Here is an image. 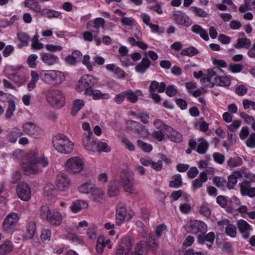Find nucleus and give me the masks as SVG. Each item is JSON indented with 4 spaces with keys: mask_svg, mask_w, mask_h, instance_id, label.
<instances>
[{
    "mask_svg": "<svg viewBox=\"0 0 255 255\" xmlns=\"http://www.w3.org/2000/svg\"><path fill=\"white\" fill-rule=\"evenodd\" d=\"M105 23V21L103 18L98 17L95 18L93 21V26L96 29V31H94L93 33L97 34L99 31L100 27H104Z\"/></svg>",
    "mask_w": 255,
    "mask_h": 255,
    "instance_id": "48",
    "label": "nucleus"
},
{
    "mask_svg": "<svg viewBox=\"0 0 255 255\" xmlns=\"http://www.w3.org/2000/svg\"><path fill=\"white\" fill-rule=\"evenodd\" d=\"M187 231L192 234L204 232L206 229V224L198 220L191 221L186 226Z\"/></svg>",
    "mask_w": 255,
    "mask_h": 255,
    "instance_id": "12",
    "label": "nucleus"
},
{
    "mask_svg": "<svg viewBox=\"0 0 255 255\" xmlns=\"http://www.w3.org/2000/svg\"><path fill=\"white\" fill-rule=\"evenodd\" d=\"M191 30L193 33L199 34L200 37L205 41H208L209 37L206 30L204 29L201 25L194 24L191 27Z\"/></svg>",
    "mask_w": 255,
    "mask_h": 255,
    "instance_id": "28",
    "label": "nucleus"
},
{
    "mask_svg": "<svg viewBox=\"0 0 255 255\" xmlns=\"http://www.w3.org/2000/svg\"><path fill=\"white\" fill-rule=\"evenodd\" d=\"M90 198L97 204H102L105 201V192L101 188H94L91 192Z\"/></svg>",
    "mask_w": 255,
    "mask_h": 255,
    "instance_id": "19",
    "label": "nucleus"
},
{
    "mask_svg": "<svg viewBox=\"0 0 255 255\" xmlns=\"http://www.w3.org/2000/svg\"><path fill=\"white\" fill-rule=\"evenodd\" d=\"M242 177L241 172L239 171H234L230 175L228 176V182H227V188L232 190L234 188V186L237 184L238 179Z\"/></svg>",
    "mask_w": 255,
    "mask_h": 255,
    "instance_id": "24",
    "label": "nucleus"
},
{
    "mask_svg": "<svg viewBox=\"0 0 255 255\" xmlns=\"http://www.w3.org/2000/svg\"><path fill=\"white\" fill-rule=\"evenodd\" d=\"M165 134L172 141L180 142L182 140L183 137L182 134L171 127L167 128Z\"/></svg>",
    "mask_w": 255,
    "mask_h": 255,
    "instance_id": "23",
    "label": "nucleus"
},
{
    "mask_svg": "<svg viewBox=\"0 0 255 255\" xmlns=\"http://www.w3.org/2000/svg\"><path fill=\"white\" fill-rule=\"evenodd\" d=\"M23 131L26 134L35 137L42 133L41 129L35 124L31 122L26 123L23 125Z\"/></svg>",
    "mask_w": 255,
    "mask_h": 255,
    "instance_id": "16",
    "label": "nucleus"
},
{
    "mask_svg": "<svg viewBox=\"0 0 255 255\" xmlns=\"http://www.w3.org/2000/svg\"><path fill=\"white\" fill-rule=\"evenodd\" d=\"M243 68V66L241 64L231 63L229 65V69L233 73L240 72Z\"/></svg>",
    "mask_w": 255,
    "mask_h": 255,
    "instance_id": "59",
    "label": "nucleus"
},
{
    "mask_svg": "<svg viewBox=\"0 0 255 255\" xmlns=\"http://www.w3.org/2000/svg\"><path fill=\"white\" fill-rule=\"evenodd\" d=\"M36 226L34 223H29L27 227L26 231L24 235V238L26 240L31 239L34 237L35 233Z\"/></svg>",
    "mask_w": 255,
    "mask_h": 255,
    "instance_id": "39",
    "label": "nucleus"
},
{
    "mask_svg": "<svg viewBox=\"0 0 255 255\" xmlns=\"http://www.w3.org/2000/svg\"><path fill=\"white\" fill-rule=\"evenodd\" d=\"M237 226L242 237L244 239H248L250 235L249 231L252 230L250 228V225L245 220H240L238 221Z\"/></svg>",
    "mask_w": 255,
    "mask_h": 255,
    "instance_id": "22",
    "label": "nucleus"
},
{
    "mask_svg": "<svg viewBox=\"0 0 255 255\" xmlns=\"http://www.w3.org/2000/svg\"><path fill=\"white\" fill-rule=\"evenodd\" d=\"M213 157L214 161L220 164H223L225 160V156L219 152L214 153Z\"/></svg>",
    "mask_w": 255,
    "mask_h": 255,
    "instance_id": "63",
    "label": "nucleus"
},
{
    "mask_svg": "<svg viewBox=\"0 0 255 255\" xmlns=\"http://www.w3.org/2000/svg\"><path fill=\"white\" fill-rule=\"evenodd\" d=\"M40 56L41 61L46 65L51 66L58 63V57L53 53L42 52Z\"/></svg>",
    "mask_w": 255,
    "mask_h": 255,
    "instance_id": "18",
    "label": "nucleus"
},
{
    "mask_svg": "<svg viewBox=\"0 0 255 255\" xmlns=\"http://www.w3.org/2000/svg\"><path fill=\"white\" fill-rule=\"evenodd\" d=\"M251 181L245 180L239 184L240 192L242 196L251 198L255 197V187H251Z\"/></svg>",
    "mask_w": 255,
    "mask_h": 255,
    "instance_id": "15",
    "label": "nucleus"
},
{
    "mask_svg": "<svg viewBox=\"0 0 255 255\" xmlns=\"http://www.w3.org/2000/svg\"><path fill=\"white\" fill-rule=\"evenodd\" d=\"M166 89V85L164 82L158 83L156 81H152L149 87L150 93H155L157 90L159 93H163Z\"/></svg>",
    "mask_w": 255,
    "mask_h": 255,
    "instance_id": "26",
    "label": "nucleus"
},
{
    "mask_svg": "<svg viewBox=\"0 0 255 255\" xmlns=\"http://www.w3.org/2000/svg\"><path fill=\"white\" fill-rule=\"evenodd\" d=\"M225 233L228 236L235 238L237 234L236 226L233 224H228L225 228Z\"/></svg>",
    "mask_w": 255,
    "mask_h": 255,
    "instance_id": "53",
    "label": "nucleus"
},
{
    "mask_svg": "<svg viewBox=\"0 0 255 255\" xmlns=\"http://www.w3.org/2000/svg\"><path fill=\"white\" fill-rule=\"evenodd\" d=\"M121 141L125 146V147L130 151H133L135 150V146L132 142L128 138L126 137H122L121 138Z\"/></svg>",
    "mask_w": 255,
    "mask_h": 255,
    "instance_id": "46",
    "label": "nucleus"
},
{
    "mask_svg": "<svg viewBox=\"0 0 255 255\" xmlns=\"http://www.w3.org/2000/svg\"><path fill=\"white\" fill-rule=\"evenodd\" d=\"M37 58L38 56L36 54H31L28 56L27 62L30 67L34 68L36 67L35 61Z\"/></svg>",
    "mask_w": 255,
    "mask_h": 255,
    "instance_id": "61",
    "label": "nucleus"
},
{
    "mask_svg": "<svg viewBox=\"0 0 255 255\" xmlns=\"http://www.w3.org/2000/svg\"><path fill=\"white\" fill-rule=\"evenodd\" d=\"M190 9L193 13L196 14V15L198 16L201 17H205L207 16V13L202 8L195 6H192L190 8Z\"/></svg>",
    "mask_w": 255,
    "mask_h": 255,
    "instance_id": "57",
    "label": "nucleus"
},
{
    "mask_svg": "<svg viewBox=\"0 0 255 255\" xmlns=\"http://www.w3.org/2000/svg\"><path fill=\"white\" fill-rule=\"evenodd\" d=\"M132 215L130 213H128L126 208H118L116 213V219L120 222L125 220H129Z\"/></svg>",
    "mask_w": 255,
    "mask_h": 255,
    "instance_id": "29",
    "label": "nucleus"
},
{
    "mask_svg": "<svg viewBox=\"0 0 255 255\" xmlns=\"http://www.w3.org/2000/svg\"><path fill=\"white\" fill-rule=\"evenodd\" d=\"M173 179L170 181L169 186L171 188H178L182 185V177L180 174H177L172 177Z\"/></svg>",
    "mask_w": 255,
    "mask_h": 255,
    "instance_id": "42",
    "label": "nucleus"
},
{
    "mask_svg": "<svg viewBox=\"0 0 255 255\" xmlns=\"http://www.w3.org/2000/svg\"><path fill=\"white\" fill-rule=\"evenodd\" d=\"M70 183V180L67 175L64 173H60L57 175L56 184L60 191L66 190L68 188Z\"/></svg>",
    "mask_w": 255,
    "mask_h": 255,
    "instance_id": "17",
    "label": "nucleus"
},
{
    "mask_svg": "<svg viewBox=\"0 0 255 255\" xmlns=\"http://www.w3.org/2000/svg\"><path fill=\"white\" fill-rule=\"evenodd\" d=\"M120 181L124 190L130 194L136 193L134 187L135 185L134 174L130 170H123L120 175Z\"/></svg>",
    "mask_w": 255,
    "mask_h": 255,
    "instance_id": "4",
    "label": "nucleus"
},
{
    "mask_svg": "<svg viewBox=\"0 0 255 255\" xmlns=\"http://www.w3.org/2000/svg\"><path fill=\"white\" fill-rule=\"evenodd\" d=\"M13 246L9 241H6L0 245V255H5L10 253L13 250Z\"/></svg>",
    "mask_w": 255,
    "mask_h": 255,
    "instance_id": "36",
    "label": "nucleus"
},
{
    "mask_svg": "<svg viewBox=\"0 0 255 255\" xmlns=\"http://www.w3.org/2000/svg\"><path fill=\"white\" fill-rule=\"evenodd\" d=\"M222 71V69L218 67H214L207 70L208 76L211 78L214 76H218Z\"/></svg>",
    "mask_w": 255,
    "mask_h": 255,
    "instance_id": "60",
    "label": "nucleus"
},
{
    "mask_svg": "<svg viewBox=\"0 0 255 255\" xmlns=\"http://www.w3.org/2000/svg\"><path fill=\"white\" fill-rule=\"evenodd\" d=\"M246 142L248 147L255 148V133H252Z\"/></svg>",
    "mask_w": 255,
    "mask_h": 255,
    "instance_id": "64",
    "label": "nucleus"
},
{
    "mask_svg": "<svg viewBox=\"0 0 255 255\" xmlns=\"http://www.w3.org/2000/svg\"><path fill=\"white\" fill-rule=\"evenodd\" d=\"M213 184H215L217 187L224 188L226 184H227L226 179L222 177L215 176L213 180Z\"/></svg>",
    "mask_w": 255,
    "mask_h": 255,
    "instance_id": "50",
    "label": "nucleus"
},
{
    "mask_svg": "<svg viewBox=\"0 0 255 255\" xmlns=\"http://www.w3.org/2000/svg\"><path fill=\"white\" fill-rule=\"evenodd\" d=\"M46 100L50 106L55 108H60L65 104V97L62 92L58 89H49L46 94Z\"/></svg>",
    "mask_w": 255,
    "mask_h": 255,
    "instance_id": "5",
    "label": "nucleus"
},
{
    "mask_svg": "<svg viewBox=\"0 0 255 255\" xmlns=\"http://www.w3.org/2000/svg\"><path fill=\"white\" fill-rule=\"evenodd\" d=\"M42 215L50 224L53 226H59L62 222L61 215L55 208H46L43 211Z\"/></svg>",
    "mask_w": 255,
    "mask_h": 255,
    "instance_id": "7",
    "label": "nucleus"
},
{
    "mask_svg": "<svg viewBox=\"0 0 255 255\" xmlns=\"http://www.w3.org/2000/svg\"><path fill=\"white\" fill-rule=\"evenodd\" d=\"M85 94L87 96H92V98L95 100H107L109 99L110 96L108 93H103L100 90H93V89H87L85 92Z\"/></svg>",
    "mask_w": 255,
    "mask_h": 255,
    "instance_id": "21",
    "label": "nucleus"
},
{
    "mask_svg": "<svg viewBox=\"0 0 255 255\" xmlns=\"http://www.w3.org/2000/svg\"><path fill=\"white\" fill-rule=\"evenodd\" d=\"M7 103L8 108L6 111L5 117L7 119H9L12 116L13 112L15 110V104L12 100H8Z\"/></svg>",
    "mask_w": 255,
    "mask_h": 255,
    "instance_id": "45",
    "label": "nucleus"
},
{
    "mask_svg": "<svg viewBox=\"0 0 255 255\" xmlns=\"http://www.w3.org/2000/svg\"><path fill=\"white\" fill-rule=\"evenodd\" d=\"M135 132L139 134L140 136H146L148 133V130L146 128V127L141 125L139 123H138L137 127Z\"/></svg>",
    "mask_w": 255,
    "mask_h": 255,
    "instance_id": "54",
    "label": "nucleus"
},
{
    "mask_svg": "<svg viewBox=\"0 0 255 255\" xmlns=\"http://www.w3.org/2000/svg\"><path fill=\"white\" fill-rule=\"evenodd\" d=\"M18 220L17 214L12 212L4 218L2 230L6 234H12L15 231L14 226Z\"/></svg>",
    "mask_w": 255,
    "mask_h": 255,
    "instance_id": "8",
    "label": "nucleus"
},
{
    "mask_svg": "<svg viewBox=\"0 0 255 255\" xmlns=\"http://www.w3.org/2000/svg\"><path fill=\"white\" fill-rule=\"evenodd\" d=\"M173 18L177 24L189 27L192 24V21L190 18L184 12L179 10L173 12Z\"/></svg>",
    "mask_w": 255,
    "mask_h": 255,
    "instance_id": "13",
    "label": "nucleus"
},
{
    "mask_svg": "<svg viewBox=\"0 0 255 255\" xmlns=\"http://www.w3.org/2000/svg\"><path fill=\"white\" fill-rule=\"evenodd\" d=\"M137 146L144 152H150L152 150V146L150 144L145 142L140 139L137 140Z\"/></svg>",
    "mask_w": 255,
    "mask_h": 255,
    "instance_id": "49",
    "label": "nucleus"
},
{
    "mask_svg": "<svg viewBox=\"0 0 255 255\" xmlns=\"http://www.w3.org/2000/svg\"><path fill=\"white\" fill-rule=\"evenodd\" d=\"M17 38L21 42V43L19 44L20 47L28 45L29 41V37L27 34L23 32H19L17 33Z\"/></svg>",
    "mask_w": 255,
    "mask_h": 255,
    "instance_id": "44",
    "label": "nucleus"
},
{
    "mask_svg": "<svg viewBox=\"0 0 255 255\" xmlns=\"http://www.w3.org/2000/svg\"><path fill=\"white\" fill-rule=\"evenodd\" d=\"M38 38V35L36 34L32 39L31 47L34 49L40 50L43 48V44L39 42Z\"/></svg>",
    "mask_w": 255,
    "mask_h": 255,
    "instance_id": "52",
    "label": "nucleus"
},
{
    "mask_svg": "<svg viewBox=\"0 0 255 255\" xmlns=\"http://www.w3.org/2000/svg\"><path fill=\"white\" fill-rule=\"evenodd\" d=\"M251 45V41L246 37H241L238 38L237 42L234 45L236 49H241L243 47L249 48Z\"/></svg>",
    "mask_w": 255,
    "mask_h": 255,
    "instance_id": "33",
    "label": "nucleus"
},
{
    "mask_svg": "<svg viewBox=\"0 0 255 255\" xmlns=\"http://www.w3.org/2000/svg\"><path fill=\"white\" fill-rule=\"evenodd\" d=\"M111 150L110 147L107 143L105 142L99 141L97 143V151L108 152Z\"/></svg>",
    "mask_w": 255,
    "mask_h": 255,
    "instance_id": "56",
    "label": "nucleus"
},
{
    "mask_svg": "<svg viewBox=\"0 0 255 255\" xmlns=\"http://www.w3.org/2000/svg\"><path fill=\"white\" fill-rule=\"evenodd\" d=\"M45 205L44 206H66V203L63 201H60L56 199L57 195V190L55 187V186L52 183H47L45 186Z\"/></svg>",
    "mask_w": 255,
    "mask_h": 255,
    "instance_id": "2",
    "label": "nucleus"
},
{
    "mask_svg": "<svg viewBox=\"0 0 255 255\" xmlns=\"http://www.w3.org/2000/svg\"><path fill=\"white\" fill-rule=\"evenodd\" d=\"M48 161L42 155L32 151L27 155V160L22 164L23 171L26 174L37 173L47 166Z\"/></svg>",
    "mask_w": 255,
    "mask_h": 255,
    "instance_id": "1",
    "label": "nucleus"
},
{
    "mask_svg": "<svg viewBox=\"0 0 255 255\" xmlns=\"http://www.w3.org/2000/svg\"><path fill=\"white\" fill-rule=\"evenodd\" d=\"M22 135L20 129L15 128L6 135V139L11 143H15L17 138Z\"/></svg>",
    "mask_w": 255,
    "mask_h": 255,
    "instance_id": "32",
    "label": "nucleus"
},
{
    "mask_svg": "<svg viewBox=\"0 0 255 255\" xmlns=\"http://www.w3.org/2000/svg\"><path fill=\"white\" fill-rule=\"evenodd\" d=\"M94 186L93 183L91 180H88L79 186L78 190L81 193L88 194L92 192L93 189H94Z\"/></svg>",
    "mask_w": 255,
    "mask_h": 255,
    "instance_id": "31",
    "label": "nucleus"
},
{
    "mask_svg": "<svg viewBox=\"0 0 255 255\" xmlns=\"http://www.w3.org/2000/svg\"><path fill=\"white\" fill-rule=\"evenodd\" d=\"M133 246V242L130 238L125 237L122 239L119 245L116 255H128Z\"/></svg>",
    "mask_w": 255,
    "mask_h": 255,
    "instance_id": "11",
    "label": "nucleus"
},
{
    "mask_svg": "<svg viewBox=\"0 0 255 255\" xmlns=\"http://www.w3.org/2000/svg\"><path fill=\"white\" fill-rule=\"evenodd\" d=\"M149 246L148 242L141 241L136 245L134 251L141 254L146 255L149 249Z\"/></svg>",
    "mask_w": 255,
    "mask_h": 255,
    "instance_id": "34",
    "label": "nucleus"
},
{
    "mask_svg": "<svg viewBox=\"0 0 255 255\" xmlns=\"http://www.w3.org/2000/svg\"><path fill=\"white\" fill-rule=\"evenodd\" d=\"M40 79L45 83L61 82L65 79L62 72L55 70L42 71L39 73Z\"/></svg>",
    "mask_w": 255,
    "mask_h": 255,
    "instance_id": "6",
    "label": "nucleus"
},
{
    "mask_svg": "<svg viewBox=\"0 0 255 255\" xmlns=\"http://www.w3.org/2000/svg\"><path fill=\"white\" fill-rule=\"evenodd\" d=\"M24 6L29 8L37 13L40 12L41 11L40 5L38 2L35 0H25L24 1Z\"/></svg>",
    "mask_w": 255,
    "mask_h": 255,
    "instance_id": "35",
    "label": "nucleus"
},
{
    "mask_svg": "<svg viewBox=\"0 0 255 255\" xmlns=\"http://www.w3.org/2000/svg\"><path fill=\"white\" fill-rule=\"evenodd\" d=\"M16 192L19 198L23 201H28L31 198V190L27 183H19L17 186Z\"/></svg>",
    "mask_w": 255,
    "mask_h": 255,
    "instance_id": "14",
    "label": "nucleus"
},
{
    "mask_svg": "<svg viewBox=\"0 0 255 255\" xmlns=\"http://www.w3.org/2000/svg\"><path fill=\"white\" fill-rule=\"evenodd\" d=\"M199 144L197 146L196 151L198 153L203 154L205 153L209 146L208 142L204 139L201 138L198 140Z\"/></svg>",
    "mask_w": 255,
    "mask_h": 255,
    "instance_id": "41",
    "label": "nucleus"
},
{
    "mask_svg": "<svg viewBox=\"0 0 255 255\" xmlns=\"http://www.w3.org/2000/svg\"><path fill=\"white\" fill-rule=\"evenodd\" d=\"M106 69L109 71L114 72L119 78H123L125 76V72L114 64H108Z\"/></svg>",
    "mask_w": 255,
    "mask_h": 255,
    "instance_id": "37",
    "label": "nucleus"
},
{
    "mask_svg": "<svg viewBox=\"0 0 255 255\" xmlns=\"http://www.w3.org/2000/svg\"><path fill=\"white\" fill-rule=\"evenodd\" d=\"M232 77L229 76H218L215 78V84L221 87H227L231 84Z\"/></svg>",
    "mask_w": 255,
    "mask_h": 255,
    "instance_id": "27",
    "label": "nucleus"
},
{
    "mask_svg": "<svg viewBox=\"0 0 255 255\" xmlns=\"http://www.w3.org/2000/svg\"><path fill=\"white\" fill-rule=\"evenodd\" d=\"M98 82L97 78L91 75H84L79 81L77 88V91L82 92L84 90L85 92L89 89H92V87L95 85Z\"/></svg>",
    "mask_w": 255,
    "mask_h": 255,
    "instance_id": "10",
    "label": "nucleus"
},
{
    "mask_svg": "<svg viewBox=\"0 0 255 255\" xmlns=\"http://www.w3.org/2000/svg\"><path fill=\"white\" fill-rule=\"evenodd\" d=\"M93 135L92 132L87 134L83 139V144L84 147L89 151L95 152L97 151V143L96 141L92 140L91 137Z\"/></svg>",
    "mask_w": 255,
    "mask_h": 255,
    "instance_id": "20",
    "label": "nucleus"
},
{
    "mask_svg": "<svg viewBox=\"0 0 255 255\" xmlns=\"http://www.w3.org/2000/svg\"><path fill=\"white\" fill-rule=\"evenodd\" d=\"M66 167L69 172L78 173L84 169V163L80 158L73 157L67 160Z\"/></svg>",
    "mask_w": 255,
    "mask_h": 255,
    "instance_id": "9",
    "label": "nucleus"
},
{
    "mask_svg": "<svg viewBox=\"0 0 255 255\" xmlns=\"http://www.w3.org/2000/svg\"><path fill=\"white\" fill-rule=\"evenodd\" d=\"M198 53V50L194 47L191 46L183 49L181 51V54L186 55L189 57H192Z\"/></svg>",
    "mask_w": 255,
    "mask_h": 255,
    "instance_id": "51",
    "label": "nucleus"
},
{
    "mask_svg": "<svg viewBox=\"0 0 255 255\" xmlns=\"http://www.w3.org/2000/svg\"><path fill=\"white\" fill-rule=\"evenodd\" d=\"M41 239L43 241H50L51 230L49 229H43L41 234Z\"/></svg>",
    "mask_w": 255,
    "mask_h": 255,
    "instance_id": "62",
    "label": "nucleus"
},
{
    "mask_svg": "<svg viewBox=\"0 0 255 255\" xmlns=\"http://www.w3.org/2000/svg\"><path fill=\"white\" fill-rule=\"evenodd\" d=\"M151 65V61L147 57H143L140 62L135 67V70L139 73L144 74Z\"/></svg>",
    "mask_w": 255,
    "mask_h": 255,
    "instance_id": "25",
    "label": "nucleus"
},
{
    "mask_svg": "<svg viewBox=\"0 0 255 255\" xmlns=\"http://www.w3.org/2000/svg\"><path fill=\"white\" fill-rule=\"evenodd\" d=\"M153 125L154 127L159 130H164L165 133L166 132V128L170 126L165 125L163 122L159 119H156L154 121Z\"/></svg>",
    "mask_w": 255,
    "mask_h": 255,
    "instance_id": "55",
    "label": "nucleus"
},
{
    "mask_svg": "<svg viewBox=\"0 0 255 255\" xmlns=\"http://www.w3.org/2000/svg\"><path fill=\"white\" fill-rule=\"evenodd\" d=\"M85 102L83 100L76 99L73 101V107L71 111V115L75 116L77 113L84 107Z\"/></svg>",
    "mask_w": 255,
    "mask_h": 255,
    "instance_id": "38",
    "label": "nucleus"
},
{
    "mask_svg": "<svg viewBox=\"0 0 255 255\" xmlns=\"http://www.w3.org/2000/svg\"><path fill=\"white\" fill-rule=\"evenodd\" d=\"M120 193V188L115 181H112L109 183L107 189V194L110 197L117 196Z\"/></svg>",
    "mask_w": 255,
    "mask_h": 255,
    "instance_id": "30",
    "label": "nucleus"
},
{
    "mask_svg": "<svg viewBox=\"0 0 255 255\" xmlns=\"http://www.w3.org/2000/svg\"><path fill=\"white\" fill-rule=\"evenodd\" d=\"M53 144L56 150L61 153L68 154L73 149V144L66 136L59 134L53 138Z\"/></svg>",
    "mask_w": 255,
    "mask_h": 255,
    "instance_id": "3",
    "label": "nucleus"
},
{
    "mask_svg": "<svg viewBox=\"0 0 255 255\" xmlns=\"http://www.w3.org/2000/svg\"><path fill=\"white\" fill-rule=\"evenodd\" d=\"M227 165L231 168L241 166L242 163V160L239 157H230L227 161Z\"/></svg>",
    "mask_w": 255,
    "mask_h": 255,
    "instance_id": "43",
    "label": "nucleus"
},
{
    "mask_svg": "<svg viewBox=\"0 0 255 255\" xmlns=\"http://www.w3.org/2000/svg\"><path fill=\"white\" fill-rule=\"evenodd\" d=\"M42 15L47 16L48 18L58 17L60 15V13L54 10L45 8L41 11Z\"/></svg>",
    "mask_w": 255,
    "mask_h": 255,
    "instance_id": "47",
    "label": "nucleus"
},
{
    "mask_svg": "<svg viewBox=\"0 0 255 255\" xmlns=\"http://www.w3.org/2000/svg\"><path fill=\"white\" fill-rule=\"evenodd\" d=\"M214 240L215 234L213 232H210L206 235H199L198 237V241L200 244H204L205 241L214 242Z\"/></svg>",
    "mask_w": 255,
    "mask_h": 255,
    "instance_id": "40",
    "label": "nucleus"
},
{
    "mask_svg": "<svg viewBox=\"0 0 255 255\" xmlns=\"http://www.w3.org/2000/svg\"><path fill=\"white\" fill-rule=\"evenodd\" d=\"M125 93L126 98L128 101L132 103H134L137 102V98L133 91L131 90H128L125 91Z\"/></svg>",
    "mask_w": 255,
    "mask_h": 255,
    "instance_id": "58",
    "label": "nucleus"
}]
</instances>
